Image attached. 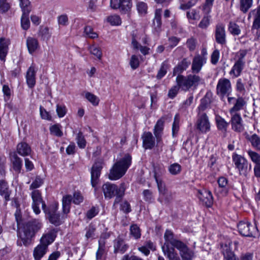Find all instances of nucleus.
Returning <instances> with one entry per match:
<instances>
[{
  "instance_id": "obj_4",
  "label": "nucleus",
  "mask_w": 260,
  "mask_h": 260,
  "mask_svg": "<svg viewBox=\"0 0 260 260\" xmlns=\"http://www.w3.org/2000/svg\"><path fill=\"white\" fill-rule=\"evenodd\" d=\"M232 159L236 169L238 170L241 175L246 176L251 170V165L248 160L240 154V150L238 147L236 151L232 153Z\"/></svg>"
},
{
  "instance_id": "obj_29",
  "label": "nucleus",
  "mask_w": 260,
  "mask_h": 260,
  "mask_svg": "<svg viewBox=\"0 0 260 260\" xmlns=\"http://www.w3.org/2000/svg\"><path fill=\"white\" fill-rule=\"evenodd\" d=\"M244 66V62L243 60H237L230 71V74H233L235 77H238L240 75Z\"/></svg>"
},
{
  "instance_id": "obj_19",
  "label": "nucleus",
  "mask_w": 260,
  "mask_h": 260,
  "mask_svg": "<svg viewBox=\"0 0 260 260\" xmlns=\"http://www.w3.org/2000/svg\"><path fill=\"white\" fill-rule=\"evenodd\" d=\"M216 90L217 94L223 99L228 92V79H220L217 85Z\"/></svg>"
},
{
  "instance_id": "obj_42",
  "label": "nucleus",
  "mask_w": 260,
  "mask_h": 260,
  "mask_svg": "<svg viewBox=\"0 0 260 260\" xmlns=\"http://www.w3.org/2000/svg\"><path fill=\"white\" fill-rule=\"evenodd\" d=\"M19 5L21 7L22 12L29 13L31 11L30 2L29 0H19Z\"/></svg>"
},
{
  "instance_id": "obj_1",
  "label": "nucleus",
  "mask_w": 260,
  "mask_h": 260,
  "mask_svg": "<svg viewBox=\"0 0 260 260\" xmlns=\"http://www.w3.org/2000/svg\"><path fill=\"white\" fill-rule=\"evenodd\" d=\"M57 231L52 229L43 234L40 243L34 248L33 256L35 260H41L48 251V246L56 237Z\"/></svg>"
},
{
  "instance_id": "obj_48",
  "label": "nucleus",
  "mask_w": 260,
  "mask_h": 260,
  "mask_svg": "<svg viewBox=\"0 0 260 260\" xmlns=\"http://www.w3.org/2000/svg\"><path fill=\"white\" fill-rule=\"evenodd\" d=\"M78 146L80 148H84L86 146V142L82 132H79L76 138Z\"/></svg>"
},
{
  "instance_id": "obj_53",
  "label": "nucleus",
  "mask_w": 260,
  "mask_h": 260,
  "mask_svg": "<svg viewBox=\"0 0 260 260\" xmlns=\"http://www.w3.org/2000/svg\"><path fill=\"white\" fill-rule=\"evenodd\" d=\"M44 183L43 179L40 176H37L35 180L32 182L30 185V189H34L40 187Z\"/></svg>"
},
{
  "instance_id": "obj_52",
  "label": "nucleus",
  "mask_w": 260,
  "mask_h": 260,
  "mask_svg": "<svg viewBox=\"0 0 260 260\" xmlns=\"http://www.w3.org/2000/svg\"><path fill=\"white\" fill-rule=\"evenodd\" d=\"M120 210L125 214L129 213L132 211L130 204L126 200L123 201L120 203Z\"/></svg>"
},
{
  "instance_id": "obj_64",
  "label": "nucleus",
  "mask_w": 260,
  "mask_h": 260,
  "mask_svg": "<svg viewBox=\"0 0 260 260\" xmlns=\"http://www.w3.org/2000/svg\"><path fill=\"white\" fill-rule=\"evenodd\" d=\"M144 199L146 202L150 203L153 200L152 192L150 190L145 189L143 191Z\"/></svg>"
},
{
  "instance_id": "obj_63",
  "label": "nucleus",
  "mask_w": 260,
  "mask_h": 260,
  "mask_svg": "<svg viewBox=\"0 0 260 260\" xmlns=\"http://www.w3.org/2000/svg\"><path fill=\"white\" fill-rule=\"evenodd\" d=\"M59 25L67 26L68 24V17L66 14H63L59 16L57 18Z\"/></svg>"
},
{
  "instance_id": "obj_15",
  "label": "nucleus",
  "mask_w": 260,
  "mask_h": 260,
  "mask_svg": "<svg viewBox=\"0 0 260 260\" xmlns=\"http://www.w3.org/2000/svg\"><path fill=\"white\" fill-rule=\"evenodd\" d=\"M229 103L233 104V107L230 110L231 114L238 113L237 112L242 110L246 103L242 97H239L237 99L229 98Z\"/></svg>"
},
{
  "instance_id": "obj_11",
  "label": "nucleus",
  "mask_w": 260,
  "mask_h": 260,
  "mask_svg": "<svg viewBox=\"0 0 260 260\" xmlns=\"http://www.w3.org/2000/svg\"><path fill=\"white\" fill-rule=\"evenodd\" d=\"M31 198L33 201L32 209L36 214L40 213L39 205L41 204L43 210L46 208V205L43 201L41 194L38 190H35L31 192Z\"/></svg>"
},
{
  "instance_id": "obj_34",
  "label": "nucleus",
  "mask_w": 260,
  "mask_h": 260,
  "mask_svg": "<svg viewBox=\"0 0 260 260\" xmlns=\"http://www.w3.org/2000/svg\"><path fill=\"white\" fill-rule=\"evenodd\" d=\"M106 253L105 242L104 240L99 241V247L96 252V260H102L104 255Z\"/></svg>"
},
{
  "instance_id": "obj_55",
  "label": "nucleus",
  "mask_w": 260,
  "mask_h": 260,
  "mask_svg": "<svg viewBox=\"0 0 260 260\" xmlns=\"http://www.w3.org/2000/svg\"><path fill=\"white\" fill-rule=\"evenodd\" d=\"M218 184L219 185V187L221 188V190L225 191L224 193L225 196H226L227 192L226 186L228 185V180L226 179V178L223 177H221L219 178L218 180Z\"/></svg>"
},
{
  "instance_id": "obj_7",
  "label": "nucleus",
  "mask_w": 260,
  "mask_h": 260,
  "mask_svg": "<svg viewBox=\"0 0 260 260\" xmlns=\"http://www.w3.org/2000/svg\"><path fill=\"white\" fill-rule=\"evenodd\" d=\"M237 227L239 233L243 236L255 238L259 235L256 226L249 222L240 221L237 224Z\"/></svg>"
},
{
  "instance_id": "obj_43",
  "label": "nucleus",
  "mask_w": 260,
  "mask_h": 260,
  "mask_svg": "<svg viewBox=\"0 0 260 260\" xmlns=\"http://www.w3.org/2000/svg\"><path fill=\"white\" fill-rule=\"evenodd\" d=\"M130 233L136 239L141 237V230L137 224H134L130 226Z\"/></svg>"
},
{
  "instance_id": "obj_8",
  "label": "nucleus",
  "mask_w": 260,
  "mask_h": 260,
  "mask_svg": "<svg viewBox=\"0 0 260 260\" xmlns=\"http://www.w3.org/2000/svg\"><path fill=\"white\" fill-rule=\"evenodd\" d=\"M103 160L102 159H98L93 165L91 171V182L92 186L95 187L98 184L99 178L101 175L102 169Z\"/></svg>"
},
{
  "instance_id": "obj_56",
  "label": "nucleus",
  "mask_w": 260,
  "mask_h": 260,
  "mask_svg": "<svg viewBox=\"0 0 260 260\" xmlns=\"http://www.w3.org/2000/svg\"><path fill=\"white\" fill-rule=\"evenodd\" d=\"M85 97L93 105L97 106L99 104V100L95 95L90 92H87L85 94Z\"/></svg>"
},
{
  "instance_id": "obj_50",
  "label": "nucleus",
  "mask_w": 260,
  "mask_h": 260,
  "mask_svg": "<svg viewBox=\"0 0 260 260\" xmlns=\"http://www.w3.org/2000/svg\"><path fill=\"white\" fill-rule=\"evenodd\" d=\"M107 20L112 25H118L121 23L120 17L117 15L109 16Z\"/></svg>"
},
{
  "instance_id": "obj_46",
  "label": "nucleus",
  "mask_w": 260,
  "mask_h": 260,
  "mask_svg": "<svg viewBox=\"0 0 260 260\" xmlns=\"http://www.w3.org/2000/svg\"><path fill=\"white\" fill-rule=\"evenodd\" d=\"M89 50L90 53L96 56L98 59H101L102 57V52L100 48L93 45L89 47Z\"/></svg>"
},
{
  "instance_id": "obj_59",
  "label": "nucleus",
  "mask_w": 260,
  "mask_h": 260,
  "mask_svg": "<svg viewBox=\"0 0 260 260\" xmlns=\"http://www.w3.org/2000/svg\"><path fill=\"white\" fill-rule=\"evenodd\" d=\"M10 8L9 3L7 2V0H0V12L5 13L7 12Z\"/></svg>"
},
{
  "instance_id": "obj_47",
  "label": "nucleus",
  "mask_w": 260,
  "mask_h": 260,
  "mask_svg": "<svg viewBox=\"0 0 260 260\" xmlns=\"http://www.w3.org/2000/svg\"><path fill=\"white\" fill-rule=\"evenodd\" d=\"M29 13H23L21 19V23L22 28L24 30H27L29 27V20L28 19Z\"/></svg>"
},
{
  "instance_id": "obj_23",
  "label": "nucleus",
  "mask_w": 260,
  "mask_h": 260,
  "mask_svg": "<svg viewBox=\"0 0 260 260\" xmlns=\"http://www.w3.org/2000/svg\"><path fill=\"white\" fill-rule=\"evenodd\" d=\"M26 45L30 54L34 53L39 47L37 39L32 37H28L26 40Z\"/></svg>"
},
{
  "instance_id": "obj_38",
  "label": "nucleus",
  "mask_w": 260,
  "mask_h": 260,
  "mask_svg": "<svg viewBox=\"0 0 260 260\" xmlns=\"http://www.w3.org/2000/svg\"><path fill=\"white\" fill-rule=\"evenodd\" d=\"M154 178L157 183L158 191L160 193H165V192L167 190L166 186L164 182L162 181L161 177L157 175L156 173H154Z\"/></svg>"
},
{
  "instance_id": "obj_60",
  "label": "nucleus",
  "mask_w": 260,
  "mask_h": 260,
  "mask_svg": "<svg viewBox=\"0 0 260 260\" xmlns=\"http://www.w3.org/2000/svg\"><path fill=\"white\" fill-rule=\"evenodd\" d=\"M197 40L193 38L188 39L186 41V45L191 51L195 50L197 45Z\"/></svg>"
},
{
  "instance_id": "obj_20",
  "label": "nucleus",
  "mask_w": 260,
  "mask_h": 260,
  "mask_svg": "<svg viewBox=\"0 0 260 260\" xmlns=\"http://www.w3.org/2000/svg\"><path fill=\"white\" fill-rule=\"evenodd\" d=\"M252 16L254 17L252 28L256 29L260 28V5L256 9L249 12L248 19H249Z\"/></svg>"
},
{
  "instance_id": "obj_30",
  "label": "nucleus",
  "mask_w": 260,
  "mask_h": 260,
  "mask_svg": "<svg viewBox=\"0 0 260 260\" xmlns=\"http://www.w3.org/2000/svg\"><path fill=\"white\" fill-rule=\"evenodd\" d=\"M114 247L115 253L118 252L124 253L126 250L128 246L125 244L123 240L118 238L115 240Z\"/></svg>"
},
{
  "instance_id": "obj_17",
  "label": "nucleus",
  "mask_w": 260,
  "mask_h": 260,
  "mask_svg": "<svg viewBox=\"0 0 260 260\" xmlns=\"http://www.w3.org/2000/svg\"><path fill=\"white\" fill-rule=\"evenodd\" d=\"M143 147L145 149H151L155 146V139L151 132H144L142 136Z\"/></svg>"
},
{
  "instance_id": "obj_39",
  "label": "nucleus",
  "mask_w": 260,
  "mask_h": 260,
  "mask_svg": "<svg viewBox=\"0 0 260 260\" xmlns=\"http://www.w3.org/2000/svg\"><path fill=\"white\" fill-rule=\"evenodd\" d=\"M246 138L250 142L251 145L257 149H260V137L254 134L251 136H248Z\"/></svg>"
},
{
  "instance_id": "obj_2",
  "label": "nucleus",
  "mask_w": 260,
  "mask_h": 260,
  "mask_svg": "<svg viewBox=\"0 0 260 260\" xmlns=\"http://www.w3.org/2000/svg\"><path fill=\"white\" fill-rule=\"evenodd\" d=\"M132 159L129 154H125L122 158L113 165L110 170L109 178L110 180H117L122 177L131 166Z\"/></svg>"
},
{
  "instance_id": "obj_41",
  "label": "nucleus",
  "mask_w": 260,
  "mask_h": 260,
  "mask_svg": "<svg viewBox=\"0 0 260 260\" xmlns=\"http://www.w3.org/2000/svg\"><path fill=\"white\" fill-rule=\"evenodd\" d=\"M253 0H240V10L244 13H246L252 7Z\"/></svg>"
},
{
  "instance_id": "obj_40",
  "label": "nucleus",
  "mask_w": 260,
  "mask_h": 260,
  "mask_svg": "<svg viewBox=\"0 0 260 260\" xmlns=\"http://www.w3.org/2000/svg\"><path fill=\"white\" fill-rule=\"evenodd\" d=\"M163 252L165 254H167L169 260H181L178 253L173 247H172V249L168 248L167 251Z\"/></svg>"
},
{
  "instance_id": "obj_3",
  "label": "nucleus",
  "mask_w": 260,
  "mask_h": 260,
  "mask_svg": "<svg viewBox=\"0 0 260 260\" xmlns=\"http://www.w3.org/2000/svg\"><path fill=\"white\" fill-rule=\"evenodd\" d=\"M42 224L38 219H32L26 222L23 228V234L20 236L25 246H28L31 243V238L42 228Z\"/></svg>"
},
{
  "instance_id": "obj_10",
  "label": "nucleus",
  "mask_w": 260,
  "mask_h": 260,
  "mask_svg": "<svg viewBox=\"0 0 260 260\" xmlns=\"http://www.w3.org/2000/svg\"><path fill=\"white\" fill-rule=\"evenodd\" d=\"M198 197L202 205L210 207L213 203V198L211 192L203 189L198 191Z\"/></svg>"
},
{
  "instance_id": "obj_13",
  "label": "nucleus",
  "mask_w": 260,
  "mask_h": 260,
  "mask_svg": "<svg viewBox=\"0 0 260 260\" xmlns=\"http://www.w3.org/2000/svg\"><path fill=\"white\" fill-rule=\"evenodd\" d=\"M176 248L179 250L182 260H192L194 252L184 243L181 242Z\"/></svg>"
},
{
  "instance_id": "obj_22",
  "label": "nucleus",
  "mask_w": 260,
  "mask_h": 260,
  "mask_svg": "<svg viewBox=\"0 0 260 260\" xmlns=\"http://www.w3.org/2000/svg\"><path fill=\"white\" fill-rule=\"evenodd\" d=\"M215 38L218 43L222 44L225 43V32L223 26L221 24L216 26Z\"/></svg>"
},
{
  "instance_id": "obj_45",
  "label": "nucleus",
  "mask_w": 260,
  "mask_h": 260,
  "mask_svg": "<svg viewBox=\"0 0 260 260\" xmlns=\"http://www.w3.org/2000/svg\"><path fill=\"white\" fill-rule=\"evenodd\" d=\"M168 170L171 174L176 175L180 173L181 166L178 163H174L169 167Z\"/></svg>"
},
{
  "instance_id": "obj_33",
  "label": "nucleus",
  "mask_w": 260,
  "mask_h": 260,
  "mask_svg": "<svg viewBox=\"0 0 260 260\" xmlns=\"http://www.w3.org/2000/svg\"><path fill=\"white\" fill-rule=\"evenodd\" d=\"M0 194L4 197L6 202L10 200V191L7 183L4 180H0Z\"/></svg>"
},
{
  "instance_id": "obj_9",
  "label": "nucleus",
  "mask_w": 260,
  "mask_h": 260,
  "mask_svg": "<svg viewBox=\"0 0 260 260\" xmlns=\"http://www.w3.org/2000/svg\"><path fill=\"white\" fill-rule=\"evenodd\" d=\"M164 238L165 242L164 246H162V251H167L168 248L172 249V247H170V244L171 245L173 248H176L182 241L177 240L174 237V234L171 231L166 230Z\"/></svg>"
},
{
  "instance_id": "obj_28",
  "label": "nucleus",
  "mask_w": 260,
  "mask_h": 260,
  "mask_svg": "<svg viewBox=\"0 0 260 260\" xmlns=\"http://www.w3.org/2000/svg\"><path fill=\"white\" fill-rule=\"evenodd\" d=\"M190 61L187 60L186 58H184L181 62H180L177 66H176L173 71V75L176 74H181L184 71L186 70L188 67L190 65Z\"/></svg>"
},
{
  "instance_id": "obj_24",
  "label": "nucleus",
  "mask_w": 260,
  "mask_h": 260,
  "mask_svg": "<svg viewBox=\"0 0 260 260\" xmlns=\"http://www.w3.org/2000/svg\"><path fill=\"white\" fill-rule=\"evenodd\" d=\"M211 94L207 92L205 96L201 100V104L198 107L199 115H201V111H205L210 105L211 102Z\"/></svg>"
},
{
  "instance_id": "obj_35",
  "label": "nucleus",
  "mask_w": 260,
  "mask_h": 260,
  "mask_svg": "<svg viewBox=\"0 0 260 260\" xmlns=\"http://www.w3.org/2000/svg\"><path fill=\"white\" fill-rule=\"evenodd\" d=\"M125 190V187L124 183H121L118 189V192H117L116 194V198L115 199L113 206H115L116 204H119V203H121L123 201H122V197L124 194V192Z\"/></svg>"
},
{
  "instance_id": "obj_26",
  "label": "nucleus",
  "mask_w": 260,
  "mask_h": 260,
  "mask_svg": "<svg viewBox=\"0 0 260 260\" xmlns=\"http://www.w3.org/2000/svg\"><path fill=\"white\" fill-rule=\"evenodd\" d=\"M71 195H66L63 197L62 200V212L64 214H67L70 212L71 204L73 201Z\"/></svg>"
},
{
  "instance_id": "obj_21",
  "label": "nucleus",
  "mask_w": 260,
  "mask_h": 260,
  "mask_svg": "<svg viewBox=\"0 0 260 260\" xmlns=\"http://www.w3.org/2000/svg\"><path fill=\"white\" fill-rule=\"evenodd\" d=\"M36 71L35 67L32 65L28 69L26 73V82L29 88H32L36 84Z\"/></svg>"
},
{
  "instance_id": "obj_51",
  "label": "nucleus",
  "mask_w": 260,
  "mask_h": 260,
  "mask_svg": "<svg viewBox=\"0 0 260 260\" xmlns=\"http://www.w3.org/2000/svg\"><path fill=\"white\" fill-rule=\"evenodd\" d=\"M251 160L256 165L260 163V155L257 152L249 150L247 152Z\"/></svg>"
},
{
  "instance_id": "obj_27",
  "label": "nucleus",
  "mask_w": 260,
  "mask_h": 260,
  "mask_svg": "<svg viewBox=\"0 0 260 260\" xmlns=\"http://www.w3.org/2000/svg\"><path fill=\"white\" fill-rule=\"evenodd\" d=\"M161 9H156L155 11V17L153 20V27L156 31H159L161 25Z\"/></svg>"
},
{
  "instance_id": "obj_62",
  "label": "nucleus",
  "mask_w": 260,
  "mask_h": 260,
  "mask_svg": "<svg viewBox=\"0 0 260 260\" xmlns=\"http://www.w3.org/2000/svg\"><path fill=\"white\" fill-rule=\"evenodd\" d=\"M137 10L139 13L146 14L147 12V6L146 3L140 2L137 4Z\"/></svg>"
},
{
  "instance_id": "obj_37",
  "label": "nucleus",
  "mask_w": 260,
  "mask_h": 260,
  "mask_svg": "<svg viewBox=\"0 0 260 260\" xmlns=\"http://www.w3.org/2000/svg\"><path fill=\"white\" fill-rule=\"evenodd\" d=\"M13 169L18 173L20 172L22 167V160L16 154H14L11 159Z\"/></svg>"
},
{
  "instance_id": "obj_49",
  "label": "nucleus",
  "mask_w": 260,
  "mask_h": 260,
  "mask_svg": "<svg viewBox=\"0 0 260 260\" xmlns=\"http://www.w3.org/2000/svg\"><path fill=\"white\" fill-rule=\"evenodd\" d=\"M229 30L233 35H239L241 32V30L239 25L233 22H230L229 25Z\"/></svg>"
},
{
  "instance_id": "obj_58",
  "label": "nucleus",
  "mask_w": 260,
  "mask_h": 260,
  "mask_svg": "<svg viewBox=\"0 0 260 260\" xmlns=\"http://www.w3.org/2000/svg\"><path fill=\"white\" fill-rule=\"evenodd\" d=\"M129 64L133 70L137 69L139 66V60L138 56L133 55L129 61Z\"/></svg>"
},
{
  "instance_id": "obj_57",
  "label": "nucleus",
  "mask_w": 260,
  "mask_h": 260,
  "mask_svg": "<svg viewBox=\"0 0 260 260\" xmlns=\"http://www.w3.org/2000/svg\"><path fill=\"white\" fill-rule=\"evenodd\" d=\"M84 33L88 37L94 39L98 37V34L94 32L93 28L90 26H87L84 28Z\"/></svg>"
},
{
  "instance_id": "obj_14",
  "label": "nucleus",
  "mask_w": 260,
  "mask_h": 260,
  "mask_svg": "<svg viewBox=\"0 0 260 260\" xmlns=\"http://www.w3.org/2000/svg\"><path fill=\"white\" fill-rule=\"evenodd\" d=\"M166 117L163 116L160 118L156 122L153 129V134L156 139L157 144L162 143V136L164 128V122Z\"/></svg>"
},
{
  "instance_id": "obj_31",
  "label": "nucleus",
  "mask_w": 260,
  "mask_h": 260,
  "mask_svg": "<svg viewBox=\"0 0 260 260\" xmlns=\"http://www.w3.org/2000/svg\"><path fill=\"white\" fill-rule=\"evenodd\" d=\"M218 129L223 133L224 137L226 134L227 123L225 120L220 116H216L215 118Z\"/></svg>"
},
{
  "instance_id": "obj_25",
  "label": "nucleus",
  "mask_w": 260,
  "mask_h": 260,
  "mask_svg": "<svg viewBox=\"0 0 260 260\" xmlns=\"http://www.w3.org/2000/svg\"><path fill=\"white\" fill-rule=\"evenodd\" d=\"M203 65V60L201 56L198 55L195 56L193 59L191 70L192 73H198Z\"/></svg>"
},
{
  "instance_id": "obj_6",
  "label": "nucleus",
  "mask_w": 260,
  "mask_h": 260,
  "mask_svg": "<svg viewBox=\"0 0 260 260\" xmlns=\"http://www.w3.org/2000/svg\"><path fill=\"white\" fill-rule=\"evenodd\" d=\"M58 205L56 204L50 205L47 209H43L49 222L55 226L59 225L62 223V219L66 218L64 215L60 216L57 213Z\"/></svg>"
},
{
  "instance_id": "obj_12",
  "label": "nucleus",
  "mask_w": 260,
  "mask_h": 260,
  "mask_svg": "<svg viewBox=\"0 0 260 260\" xmlns=\"http://www.w3.org/2000/svg\"><path fill=\"white\" fill-rule=\"evenodd\" d=\"M197 129L203 133H207L210 131V125L208 116L206 113L199 115L196 124Z\"/></svg>"
},
{
  "instance_id": "obj_36",
  "label": "nucleus",
  "mask_w": 260,
  "mask_h": 260,
  "mask_svg": "<svg viewBox=\"0 0 260 260\" xmlns=\"http://www.w3.org/2000/svg\"><path fill=\"white\" fill-rule=\"evenodd\" d=\"M121 2L118 9L120 10L121 13L125 14L130 11L132 8V0H121Z\"/></svg>"
},
{
  "instance_id": "obj_54",
  "label": "nucleus",
  "mask_w": 260,
  "mask_h": 260,
  "mask_svg": "<svg viewBox=\"0 0 260 260\" xmlns=\"http://www.w3.org/2000/svg\"><path fill=\"white\" fill-rule=\"evenodd\" d=\"M50 131L51 134L57 137H61L63 135L62 132L60 130V126L57 124H54L50 127Z\"/></svg>"
},
{
  "instance_id": "obj_61",
  "label": "nucleus",
  "mask_w": 260,
  "mask_h": 260,
  "mask_svg": "<svg viewBox=\"0 0 260 260\" xmlns=\"http://www.w3.org/2000/svg\"><path fill=\"white\" fill-rule=\"evenodd\" d=\"M179 88H180V87H179V86L178 85L173 86L169 90L168 94V97L172 99L174 98L177 94V93L179 91Z\"/></svg>"
},
{
  "instance_id": "obj_5",
  "label": "nucleus",
  "mask_w": 260,
  "mask_h": 260,
  "mask_svg": "<svg viewBox=\"0 0 260 260\" xmlns=\"http://www.w3.org/2000/svg\"><path fill=\"white\" fill-rule=\"evenodd\" d=\"M201 79L198 75L189 74L186 76L179 75L177 76L176 80L180 88L186 91L192 87L196 88L199 84Z\"/></svg>"
},
{
  "instance_id": "obj_32",
  "label": "nucleus",
  "mask_w": 260,
  "mask_h": 260,
  "mask_svg": "<svg viewBox=\"0 0 260 260\" xmlns=\"http://www.w3.org/2000/svg\"><path fill=\"white\" fill-rule=\"evenodd\" d=\"M17 152L22 156H26L30 153L31 149L26 143H20L17 145Z\"/></svg>"
},
{
  "instance_id": "obj_18",
  "label": "nucleus",
  "mask_w": 260,
  "mask_h": 260,
  "mask_svg": "<svg viewBox=\"0 0 260 260\" xmlns=\"http://www.w3.org/2000/svg\"><path fill=\"white\" fill-rule=\"evenodd\" d=\"M231 124L232 129L236 132H241L243 129L242 118L239 113L231 114Z\"/></svg>"
},
{
  "instance_id": "obj_44",
  "label": "nucleus",
  "mask_w": 260,
  "mask_h": 260,
  "mask_svg": "<svg viewBox=\"0 0 260 260\" xmlns=\"http://www.w3.org/2000/svg\"><path fill=\"white\" fill-rule=\"evenodd\" d=\"M180 117L178 114H176L174 117V122L172 125V135L175 137L179 129Z\"/></svg>"
},
{
  "instance_id": "obj_16",
  "label": "nucleus",
  "mask_w": 260,
  "mask_h": 260,
  "mask_svg": "<svg viewBox=\"0 0 260 260\" xmlns=\"http://www.w3.org/2000/svg\"><path fill=\"white\" fill-rule=\"evenodd\" d=\"M102 189L105 197L111 199L115 197L117 192H118L119 187L115 184L107 182L103 185Z\"/></svg>"
}]
</instances>
